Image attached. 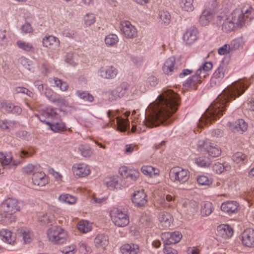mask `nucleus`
<instances>
[{
    "label": "nucleus",
    "instance_id": "2eb2a0df",
    "mask_svg": "<svg viewBox=\"0 0 254 254\" xmlns=\"http://www.w3.org/2000/svg\"><path fill=\"white\" fill-rule=\"evenodd\" d=\"M146 197L143 190L135 191L132 197V202L138 207L144 206L147 203Z\"/></svg>",
    "mask_w": 254,
    "mask_h": 254
},
{
    "label": "nucleus",
    "instance_id": "cd10ccee",
    "mask_svg": "<svg viewBox=\"0 0 254 254\" xmlns=\"http://www.w3.org/2000/svg\"><path fill=\"white\" fill-rule=\"evenodd\" d=\"M230 166L227 164H222L219 162H216L212 166V170L217 174H221L224 171H227L230 169Z\"/></svg>",
    "mask_w": 254,
    "mask_h": 254
},
{
    "label": "nucleus",
    "instance_id": "69168bd1",
    "mask_svg": "<svg viewBox=\"0 0 254 254\" xmlns=\"http://www.w3.org/2000/svg\"><path fill=\"white\" fill-rule=\"evenodd\" d=\"M14 105L11 103H5L3 104L2 107L4 110L8 113H12Z\"/></svg>",
    "mask_w": 254,
    "mask_h": 254
},
{
    "label": "nucleus",
    "instance_id": "c85d7f7f",
    "mask_svg": "<svg viewBox=\"0 0 254 254\" xmlns=\"http://www.w3.org/2000/svg\"><path fill=\"white\" fill-rule=\"evenodd\" d=\"M77 228L81 232L86 233L91 230L92 225L88 221L82 220L78 223Z\"/></svg>",
    "mask_w": 254,
    "mask_h": 254
},
{
    "label": "nucleus",
    "instance_id": "f3484780",
    "mask_svg": "<svg viewBox=\"0 0 254 254\" xmlns=\"http://www.w3.org/2000/svg\"><path fill=\"white\" fill-rule=\"evenodd\" d=\"M235 14L236 13H232L229 14L227 17L225 16L224 21L222 25V29L223 31L227 32L232 31L234 27L235 21L234 20V16H235ZM236 16H237L236 15Z\"/></svg>",
    "mask_w": 254,
    "mask_h": 254
},
{
    "label": "nucleus",
    "instance_id": "864d4df0",
    "mask_svg": "<svg viewBox=\"0 0 254 254\" xmlns=\"http://www.w3.org/2000/svg\"><path fill=\"white\" fill-rule=\"evenodd\" d=\"M239 125V127L240 128L241 133H243L246 131L248 128L247 124L243 119H239L236 121V125Z\"/></svg>",
    "mask_w": 254,
    "mask_h": 254
},
{
    "label": "nucleus",
    "instance_id": "e433bc0d",
    "mask_svg": "<svg viewBox=\"0 0 254 254\" xmlns=\"http://www.w3.org/2000/svg\"><path fill=\"white\" fill-rule=\"evenodd\" d=\"M212 204L210 202H206L202 205L201 209V213L202 216L209 215L213 210Z\"/></svg>",
    "mask_w": 254,
    "mask_h": 254
},
{
    "label": "nucleus",
    "instance_id": "dca6fc26",
    "mask_svg": "<svg viewBox=\"0 0 254 254\" xmlns=\"http://www.w3.org/2000/svg\"><path fill=\"white\" fill-rule=\"evenodd\" d=\"M117 69L113 66L106 67H102L98 71V74L100 76L107 79L114 78L117 75Z\"/></svg>",
    "mask_w": 254,
    "mask_h": 254
},
{
    "label": "nucleus",
    "instance_id": "052dcab7",
    "mask_svg": "<svg viewBox=\"0 0 254 254\" xmlns=\"http://www.w3.org/2000/svg\"><path fill=\"white\" fill-rule=\"evenodd\" d=\"M248 115L252 120H254V101L248 104Z\"/></svg>",
    "mask_w": 254,
    "mask_h": 254
},
{
    "label": "nucleus",
    "instance_id": "bb28decb",
    "mask_svg": "<svg viewBox=\"0 0 254 254\" xmlns=\"http://www.w3.org/2000/svg\"><path fill=\"white\" fill-rule=\"evenodd\" d=\"M193 0H180L179 2L182 9L185 11L190 12L194 10Z\"/></svg>",
    "mask_w": 254,
    "mask_h": 254
},
{
    "label": "nucleus",
    "instance_id": "c9c22d12",
    "mask_svg": "<svg viewBox=\"0 0 254 254\" xmlns=\"http://www.w3.org/2000/svg\"><path fill=\"white\" fill-rule=\"evenodd\" d=\"M42 42L44 47H48L50 45L54 44V43H59V40L55 36L51 35L43 38Z\"/></svg>",
    "mask_w": 254,
    "mask_h": 254
},
{
    "label": "nucleus",
    "instance_id": "f03ea898",
    "mask_svg": "<svg viewBox=\"0 0 254 254\" xmlns=\"http://www.w3.org/2000/svg\"><path fill=\"white\" fill-rule=\"evenodd\" d=\"M247 88L248 86L241 80L228 86L202 115L199 120L198 127L202 128L208 123L216 120L225 111L227 104L242 95Z\"/></svg>",
    "mask_w": 254,
    "mask_h": 254
},
{
    "label": "nucleus",
    "instance_id": "79ce46f5",
    "mask_svg": "<svg viewBox=\"0 0 254 254\" xmlns=\"http://www.w3.org/2000/svg\"><path fill=\"white\" fill-rule=\"evenodd\" d=\"M52 80L54 81L55 85L59 87L61 90L64 91L67 89L68 85L66 82L63 81L57 77H54Z\"/></svg>",
    "mask_w": 254,
    "mask_h": 254
},
{
    "label": "nucleus",
    "instance_id": "bf43d9fd",
    "mask_svg": "<svg viewBox=\"0 0 254 254\" xmlns=\"http://www.w3.org/2000/svg\"><path fill=\"white\" fill-rule=\"evenodd\" d=\"M231 52L228 44H225L218 49V54L223 55Z\"/></svg>",
    "mask_w": 254,
    "mask_h": 254
},
{
    "label": "nucleus",
    "instance_id": "c03bdc74",
    "mask_svg": "<svg viewBox=\"0 0 254 254\" xmlns=\"http://www.w3.org/2000/svg\"><path fill=\"white\" fill-rule=\"evenodd\" d=\"M34 150L32 147H26L20 151L19 155L21 158L29 157L34 154Z\"/></svg>",
    "mask_w": 254,
    "mask_h": 254
},
{
    "label": "nucleus",
    "instance_id": "f8f14e48",
    "mask_svg": "<svg viewBox=\"0 0 254 254\" xmlns=\"http://www.w3.org/2000/svg\"><path fill=\"white\" fill-rule=\"evenodd\" d=\"M242 241L244 245L252 247L254 246V230L249 228L245 230L242 234Z\"/></svg>",
    "mask_w": 254,
    "mask_h": 254
},
{
    "label": "nucleus",
    "instance_id": "4be33fe9",
    "mask_svg": "<svg viewBox=\"0 0 254 254\" xmlns=\"http://www.w3.org/2000/svg\"><path fill=\"white\" fill-rule=\"evenodd\" d=\"M0 236L3 241L11 244L16 239L15 234L7 229H2L0 232Z\"/></svg>",
    "mask_w": 254,
    "mask_h": 254
},
{
    "label": "nucleus",
    "instance_id": "5fc2aeb1",
    "mask_svg": "<svg viewBox=\"0 0 254 254\" xmlns=\"http://www.w3.org/2000/svg\"><path fill=\"white\" fill-rule=\"evenodd\" d=\"M75 246L71 245L64 247L63 250L62 252L64 254H74L75 253Z\"/></svg>",
    "mask_w": 254,
    "mask_h": 254
},
{
    "label": "nucleus",
    "instance_id": "c756f323",
    "mask_svg": "<svg viewBox=\"0 0 254 254\" xmlns=\"http://www.w3.org/2000/svg\"><path fill=\"white\" fill-rule=\"evenodd\" d=\"M116 122L118 126V129L122 132H125L129 127L128 121L122 118L117 117Z\"/></svg>",
    "mask_w": 254,
    "mask_h": 254
},
{
    "label": "nucleus",
    "instance_id": "603ef678",
    "mask_svg": "<svg viewBox=\"0 0 254 254\" xmlns=\"http://www.w3.org/2000/svg\"><path fill=\"white\" fill-rule=\"evenodd\" d=\"M229 46V49H230V50L232 52L235 51L237 49H238L240 46V40L238 39H234L233 40L230 44H228Z\"/></svg>",
    "mask_w": 254,
    "mask_h": 254
},
{
    "label": "nucleus",
    "instance_id": "9b49d317",
    "mask_svg": "<svg viewBox=\"0 0 254 254\" xmlns=\"http://www.w3.org/2000/svg\"><path fill=\"white\" fill-rule=\"evenodd\" d=\"M121 31L127 38H133L137 35L136 28L128 21L122 22Z\"/></svg>",
    "mask_w": 254,
    "mask_h": 254
},
{
    "label": "nucleus",
    "instance_id": "423d86ee",
    "mask_svg": "<svg viewBox=\"0 0 254 254\" xmlns=\"http://www.w3.org/2000/svg\"><path fill=\"white\" fill-rule=\"evenodd\" d=\"M113 222L118 227H125L129 222V217L118 208H114L110 213Z\"/></svg>",
    "mask_w": 254,
    "mask_h": 254
},
{
    "label": "nucleus",
    "instance_id": "ddd939ff",
    "mask_svg": "<svg viewBox=\"0 0 254 254\" xmlns=\"http://www.w3.org/2000/svg\"><path fill=\"white\" fill-rule=\"evenodd\" d=\"M198 38V31L197 28L191 27L187 30L183 35V40L187 44L190 45L193 43Z\"/></svg>",
    "mask_w": 254,
    "mask_h": 254
},
{
    "label": "nucleus",
    "instance_id": "4468645a",
    "mask_svg": "<svg viewBox=\"0 0 254 254\" xmlns=\"http://www.w3.org/2000/svg\"><path fill=\"white\" fill-rule=\"evenodd\" d=\"M72 171L74 175L78 177H84L90 172L89 167L84 164H74L72 167Z\"/></svg>",
    "mask_w": 254,
    "mask_h": 254
},
{
    "label": "nucleus",
    "instance_id": "4c0bfd02",
    "mask_svg": "<svg viewBox=\"0 0 254 254\" xmlns=\"http://www.w3.org/2000/svg\"><path fill=\"white\" fill-rule=\"evenodd\" d=\"M18 47L26 52H33L34 48L31 43L24 42L22 41H18L17 42Z\"/></svg>",
    "mask_w": 254,
    "mask_h": 254
},
{
    "label": "nucleus",
    "instance_id": "f704fd0d",
    "mask_svg": "<svg viewBox=\"0 0 254 254\" xmlns=\"http://www.w3.org/2000/svg\"><path fill=\"white\" fill-rule=\"evenodd\" d=\"M75 94L81 99H82L85 101L91 102L94 100L93 96L86 91L78 90L76 92Z\"/></svg>",
    "mask_w": 254,
    "mask_h": 254
},
{
    "label": "nucleus",
    "instance_id": "8fccbe9b",
    "mask_svg": "<svg viewBox=\"0 0 254 254\" xmlns=\"http://www.w3.org/2000/svg\"><path fill=\"white\" fill-rule=\"evenodd\" d=\"M95 21V17L94 15L92 13L87 14L84 17V22L85 24L87 26H90L92 24H93Z\"/></svg>",
    "mask_w": 254,
    "mask_h": 254
},
{
    "label": "nucleus",
    "instance_id": "774afa93",
    "mask_svg": "<svg viewBox=\"0 0 254 254\" xmlns=\"http://www.w3.org/2000/svg\"><path fill=\"white\" fill-rule=\"evenodd\" d=\"M189 206L190 207V211L192 212V213L196 211L197 209H198V204L196 201L194 200H191L189 202Z\"/></svg>",
    "mask_w": 254,
    "mask_h": 254
},
{
    "label": "nucleus",
    "instance_id": "ea45409f",
    "mask_svg": "<svg viewBox=\"0 0 254 254\" xmlns=\"http://www.w3.org/2000/svg\"><path fill=\"white\" fill-rule=\"evenodd\" d=\"M232 13H236L235 14V16H234V20L235 21L236 24L238 25H241L244 23V14L243 12L240 10H237L234 11Z\"/></svg>",
    "mask_w": 254,
    "mask_h": 254
},
{
    "label": "nucleus",
    "instance_id": "5701e85b",
    "mask_svg": "<svg viewBox=\"0 0 254 254\" xmlns=\"http://www.w3.org/2000/svg\"><path fill=\"white\" fill-rule=\"evenodd\" d=\"M158 219L161 224L164 228L169 227L172 222V217L171 215L166 212L160 213Z\"/></svg>",
    "mask_w": 254,
    "mask_h": 254
},
{
    "label": "nucleus",
    "instance_id": "680f3d73",
    "mask_svg": "<svg viewBox=\"0 0 254 254\" xmlns=\"http://www.w3.org/2000/svg\"><path fill=\"white\" fill-rule=\"evenodd\" d=\"M7 42V38H6V31L5 30H0V45H4Z\"/></svg>",
    "mask_w": 254,
    "mask_h": 254
},
{
    "label": "nucleus",
    "instance_id": "a19ab883",
    "mask_svg": "<svg viewBox=\"0 0 254 254\" xmlns=\"http://www.w3.org/2000/svg\"><path fill=\"white\" fill-rule=\"evenodd\" d=\"M78 149L83 157H89L92 153L90 147L86 144L80 145Z\"/></svg>",
    "mask_w": 254,
    "mask_h": 254
},
{
    "label": "nucleus",
    "instance_id": "20e7f679",
    "mask_svg": "<svg viewBox=\"0 0 254 254\" xmlns=\"http://www.w3.org/2000/svg\"><path fill=\"white\" fill-rule=\"evenodd\" d=\"M49 240L54 244L60 245L65 242L67 234L64 230L59 226H53L47 232Z\"/></svg>",
    "mask_w": 254,
    "mask_h": 254
},
{
    "label": "nucleus",
    "instance_id": "37998d69",
    "mask_svg": "<svg viewBox=\"0 0 254 254\" xmlns=\"http://www.w3.org/2000/svg\"><path fill=\"white\" fill-rule=\"evenodd\" d=\"M60 201L69 204H73L75 202V198L68 194H62L59 197Z\"/></svg>",
    "mask_w": 254,
    "mask_h": 254
},
{
    "label": "nucleus",
    "instance_id": "6e6552de",
    "mask_svg": "<svg viewBox=\"0 0 254 254\" xmlns=\"http://www.w3.org/2000/svg\"><path fill=\"white\" fill-rule=\"evenodd\" d=\"M128 88L129 84L127 82H122L109 93V100L112 101L123 97L128 90Z\"/></svg>",
    "mask_w": 254,
    "mask_h": 254
},
{
    "label": "nucleus",
    "instance_id": "0e129e2a",
    "mask_svg": "<svg viewBox=\"0 0 254 254\" xmlns=\"http://www.w3.org/2000/svg\"><path fill=\"white\" fill-rule=\"evenodd\" d=\"M39 221L43 224H47L50 223V219L46 214H42L41 216H39Z\"/></svg>",
    "mask_w": 254,
    "mask_h": 254
},
{
    "label": "nucleus",
    "instance_id": "6ab92c4d",
    "mask_svg": "<svg viewBox=\"0 0 254 254\" xmlns=\"http://www.w3.org/2000/svg\"><path fill=\"white\" fill-rule=\"evenodd\" d=\"M175 58L173 57L168 59L164 64L162 69L164 73L167 75H171L177 68L175 66Z\"/></svg>",
    "mask_w": 254,
    "mask_h": 254
},
{
    "label": "nucleus",
    "instance_id": "2f4dec72",
    "mask_svg": "<svg viewBox=\"0 0 254 254\" xmlns=\"http://www.w3.org/2000/svg\"><path fill=\"white\" fill-rule=\"evenodd\" d=\"M18 233L20 236L22 238L24 243H29L32 240V234L29 231L25 228H21L18 230Z\"/></svg>",
    "mask_w": 254,
    "mask_h": 254
},
{
    "label": "nucleus",
    "instance_id": "7c9ffc66",
    "mask_svg": "<svg viewBox=\"0 0 254 254\" xmlns=\"http://www.w3.org/2000/svg\"><path fill=\"white\" fill-rule=\"evenodd\" d=\"M46 124L49 125L50 128L55 132H61L66 130V127L64 123H57L51 124L50 122H46Z\"/></svg>",
    "mask_w": 254,
    "mask_h": 254
},
{
    "label": "nucleus",
    "instance_id": "39448f33",
    "mask_svg": "<svg viewBox=\"0 0 254 254\" xmlns=\"http://www.w3.org/2000/svg\"><path fill=\"white\" fill-rule=\"evenodd\" d=\"M169 176L172 182L182 185L188 181L190 175L188 170L176 167L170 170Z\"/></svg>",
    "mask_w": 254,
    "mask_h": 254
},
{
    "label": "nucleus",
    "instance_id": "412c9836",
    "mask_svg": "<svg viewBox=\"0 0 254 254\" xmlns=\"http://www.w3.org/2000/svg\"><path fill=\"white\" fill-rule=\"evenodd\" d=\"M213 17L214 14L210 10L207 9L203 10L199 19L200 24L202 26L207 25Z\"/></svg>",
    "mask_w": 254,
    "mask_h": 254
},
{
    "label": "nucleus",
    "instance_id": "a878e982",
    "mask_svg": "<svg viewBox=\"0 0 254 254\" xmlns=\"http://www.w3.org/2000/svg\"><path fill=\"white\" fill-rule=\"evenodd\" d=\"M202 82L201 77L196 72L195 74L192 75L189 79H187L184 83V86L186 87H190L192 86H195L197 83H200Z\"/></svg>",
    "mask_w": 254,
    "mask_h": 254
},
{
    "label": "nucleus",
    "instance_id": "e2e57ef3",
    "mask_svg": "<svg viewBox=\"0 0 254 254\" xmlns=\"http://www.w3.org/2000/svg\"><path fill=\"white\" fill-rule=\"evenodd\" d=\"M12 157L10 153L6 154L2 160L1 164L4 166L9 165L12 161Z\"/></svg>",
    "mask_w": 254,
    "mask_h": 254
},
{
    "label": "nucleus",
    "instance_id": "13d9d810",
    "mask_svg": "<svg viewBox=\"0 0 254 254\" xmlns=\"http://www.w3.org/2000/svg\"><path fill=\"white\" fill-rule=\"evenodd\" d=\"M15 91L17 93H21L23 94H25L28 96H31L32 94V93L28 90L27 88L21 87H17L15 88Z\"/></svg>",
    "mask_w": 254,
    "mask_h": 254
},
{
    "label": "nucleus",
    "instance_id": "a18cd8bd",
    "mask_svg": "<svg viewBox=\"0 0 254 254\" xmlns=\"http://www.w3.org/2000/svg\"><path fill=\"white\" fill-rule=\"evenodd\" d=\"M195 163L198 166L201 167H207L209 166L210 164L208 158L202 157L196 158Z\"/></svg>",
    "mask_w": 254,
    "mask_h": 254
},
{
    "label": "nucleus",
    "instance_id": "393cba45",
    "mask_svg": "<svg viewBox=\"0 0 254 254\" xmlns=\"http://www.w3.org/2000/svg\"><path fill=\"white\" fill-rule=\"evenodd\" d=\"M123 254H137L138 252V246L135 244H126L121 247Z\"/></svg>",
    "mask_w": 254,
    "mask_h": 254
},
{
    "label": "nucleus",
    "instance_id": "b1692460",
    "mask_svg": "<svg viewBox=\"0 0 254 254\" xmlns=\"http://www.w3.org/2000/svg\"><path fill=\"white\" fill-rule=\"evenodd\" d=\"M107 235L104 234H98L94 239V243L97 247L104 248L109 244Z\"/></svg>",
    "mask_w": 254,
    "mask_h": 254
},
{
    "label": "nucleus",
    "instance_id": "f257e3e1",
    "mask_svg": "<svg viewBox=\"0 0 254 254\" xmlns=\"http://www.w3.org/2000/svg\"><path fill=\"white\" fill-rule=\"evenodd\" d=\"M179 101L178 95L172 90L164 91L148 106V115L143 121L145 126L151 128L172 123L173 119L171 117L178 110Z\"/></svg>",
    "mask_w": 254,
    "mask_h": 254
},
{
    "label": "nucleus",
    "instance_id": "338daca9",
    "mask_svg": "<svg viewBox=\"0 0 254 254\" xmlns=\"http://www.w3.org/2000/svg\"><path fill=\"white\" fill-rule=\"evenodd\" d=\"M160 204L162 207H163V208H166V209L170 208V207H172L174 206L173 202H169L166 201L165 200V198H163L161 200Z\"/></svg>",
    "mask_w": 254,
    "mask_h": 254
},
{
    "label": "nucleus",
    "instance_id": "7ed1b4c3",
    "mask_svg": "<svg viewBox=\"0 0 254 254\" xmlns=\"http://www.w3.org/2000/svg\"><path fill=\"white\" fill-rule=\"evenodd\" d=\"M21 203L17 199L8 198L0 205V221L3 223H8L11 216L20 210Z\"/></svg>",
    "mask_w": 254,
    "mask_h": 254
},
{
    "label": "nucleus",
    "instance_id": "a211bd4d",
    "mask_svg": "<svg viewBox=\"0 0 254 254\" xmlns=\"http://www.w3.org/2000/svg\"><path fill=\"white\" fill-rule=\"evenodd\" d=\"M33 184L39 187H43L48 183V180L45 174L43 172L34 173L32 176Z\"/></svg>",
    "mask_w": 254,
    "mask_h": 254
},
{
    "label": "nucleus",
    "instance_id": "09e8293b",
    "mask_svg": "<svg viewBox=\"0 0 254 254\" xmlns=\"http://www.w3.org/2000/svg\"><path fill=\"white\" fill-rule=\"evenodd\" d=\"M246 158V155L241 152H237L232 156L233 160L237 163L243 161Z\"/></svg>",
    "mask_w": 254,
    "mask_h": 254
},
{
    "label": "nucleus",
    "instance_id": "6e6d98bb",
    "mask_svg": "<svg viewBox=\"0 0 254 254\" xmlns=\"http://www.w3.org/2000/svg\"><path fill=\"white\" fill-rule=\"evenodd\" d=\"M224 72L223 71V68L219 66L213 73V77L216 79L222 78L224 77Z\"/></svg>",
    "mask_w": 254,
    "mask_h": 254
},
{
    "label": "nucleus",
    "instance_id": "0eeeda50",
    "mask_svg": "<svg viewBox=\"0 0 254 254\" xmlns=\"http://www.w3.org/2000/svg\"><path fill=\"white\" fill-rule=\"evenodd\" d=\"M198 147L201 150L204 149L210 156L212 157H218L221 153V150L220 148L216 145H214L213 144L207 140L200 141Z\"/></svg>",
    "mask_w": 254,
    "mask_h": 254
},
{
    "label": "nucleus",
    "instance_id": "aec40b11",
    "mask_svg": "<svg viewBox=\"0 0 254 254\" xmlns=\"http://www.w3.org/2000/svg\"><path fill=\"white\" fill-rule=\"evenodd\" d=\"M238 204L235 201H228L222 204L221 209L222 211L229 214L235 213L237 210Z\"/></svg>",
    "mask_w": 254,
    "mask_h": 254
},
{
    "label": "nucleus",
    "instance_id": "3c124183",
    "mask_svg": "<svg viewBox=\"0 0 254 254\" xmlns=\"http://www.w3.org/2000/svg\"><path fill=\"white\" fill-rule=\"evenodd\" d=\"M117 182L115 178H110L105 179L104 184L108 188H115Z\"/></svg>",
    "mask_w": 254,
    "mask_h": 254
},
{
    "label": "nucleus",
    "instance_id": "4d7b16f0",
    "mask_svg": "<svg viewBox=\"0 0 254 254\" xmlns=\"http://www.w3.org/2000/svg\"><path fill=\"white\" fill-rule=\"evenodd\" d=\"M74 55L72 53H68L66 55L65 61L70 65L75 66L76 63L73 61Z\"/></svg>",
    "mask_w": 254,
    "mask_h": 254
},
{
    "label": "nucleus",
    "instance_id": "49530a36",
    "mask_svg": "<svg viewBox=\"0 0 254 254\" xmlns=\"http://www.w3.org/2000/svg\"><path fill=\"white\" fill-rule=\"evenodd\" d=\"M159 16L160 19L165 24H168L170 22L171 15L168 11H160Z\"/></svg>",
    "mask_w": 254,
    "mask_h": 254
},
{
    "label": "nucleus",
    "instance_id": "58836bf2",
    "mask_svg": "<svg viewBox=\"0 0 254 254\" xmlns=\"http://www.w3.org/2000/svg\"><path fill=\"white\" fill-rule=\"evenodd\" d=\"M119 41L118 36L116 34H109L105 39V42L107 46H112Z\"/></svg>",
    "mask_w": 254,
    "mask_h": 254
},
{
    "label": "nucleus",
    "instance_id": "de8ad7c7",
    "mask_svg": "<svg viewBox=\"0 0 254 254\" xmlns=\"http://www.w3.org/2000/svg\"><path fill=\"white\" fill-rule=\"evenodd\" d=\"M197 182L202 186H209L212 183L211 180L209 179L206 176L203 175L197 177Z\"/></svg>",
    "mask_w": 254,
    "mask_h": 254
},
{
    "label": "nucleus",
    "instance_id": "473e14b6",
    "mask_svg": "<svg viewBox=\"0 0 254 254\" xmlns=\"http://www.w3.org/2000/svg\"><path fill=\"white\" fill-rule=\"evenodd\" d=\"M141 170L143 174L150 177L159 174V170L151 166H144L142 167Z\"/></svg>",
    "mask_w": 254,
    "mask_h": 254
},
{
    "label": "nucleus",
    "instance_id": "1a4fd4ad",
    "mask_svg": "<svg viewBox=\"0 0 254 254\" xmlns=\"http://www.w3.org/2000/svg\"><path fill=\"white\" fill-rule=\"evenodd\" d=\"M233 234L232 229L227 224H222L217 227L216 235L220 241H224L231 238Z\"/></svg>",
    "mask_w": 254,
    "mask_h": 254
},
{
    "label": "nucleus",
    "instance_id": "9d476101",
    "mask_svg": "<svg viewBox=\"0 0 254 254\" xmlns=\"http://www.w3.org/2000/svg\"><path fill=\"white\" fill-rule=\"evenodd\" d=\"M182 238V234L177 231L165 232L162 234V239L164 245L176 244L180 242Z\"/></svg>",
    "mask_w": 254,
    "mask_h": 254
},
{
    "label": "nucleus",
    "instance_id": "72a5a7b5",
    "mask_svg": "<svg viewBox=\"0 0 254 254\" xmlns=\"http://www.w3.org/2000/svg\"><path fill=\"white\" fill-rule=\"evenodd\" d=\"M16 125L15 121L10 120H0V128L3 130L11 129L13 128Z\"/></svg>",
    "mask_w": 254,
    "mask_h": 254
}]
</instances>
